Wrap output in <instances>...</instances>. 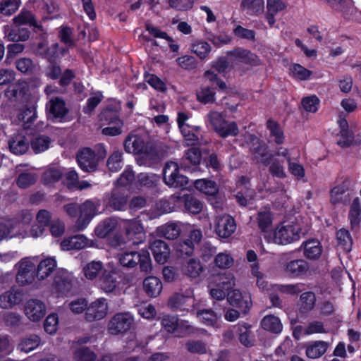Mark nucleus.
Segmentation results:
<instances>
[{
	"label": "nucleus",
	"instance_id": "nucleus-1",
	"mask_svg": "<svg viewBox=\"0 0 361 361\" xmlns=\"http://www.w3.org/2000/svg\"><path fill=\"white\" fill-rule=\"evenodd\" d=\"M117 258L123 267L132 269L139 264L142 272L149 274L152 270V259L147 250L122 252L117 255Z\"/></svg>",
	"mask_w": 361,
	"mask_h": 361
},
{
	"label": "nucleus",
	"instance_id": "nucleus-2",
	"mask_svg": "<svg viewBox=\"0 0 361 361\" xmlns=\"http://www.w3.org/2000/svg\"><path fill=\"white\" fill-rule=\"evenodd\" d=\"M125 150L128 153L142 154L143 157L137 160L140 165L145 164L143 158H152L157 154L153 144L145 141V138L139 135L129 134L124 141Z\"/></svg>",
	"mask_w": 361,
	"mask_h": 361
},
{
	"label": "nucleus",
	"instance_id": "nucleus-3",
	"mask_svg": "<svg viewBox=\"0 0 361 361\" xmlns=\"http://www.w3.org/2000/svg\"><path fill=\"white\" fill-rule=\"evenodd\" d=\"M163 178L169 187L185 189L189 183L188 178L180 173V169L176 162H167L163 170Z\"/></svg>",
	"mask_w": 361,
	"mask_h": 361
},
{
	"label": "nucleus",
	"instance_id": "nucleus-4",
	"mask_svg": "<svg viewBox=\"0 0 361 361\" xmlns=\"http://www.w3.org/2000/svg\"><path fill=\"white\" fill-rule=\"evenodd\" d=\"M250 140L252 143L250 147L252 160L256 164L269 166L274 158V154L269 152L267 145L255 135H252Z\"/></svg>",
	"mask_w": 361,
	"mask_h": 361
},
{
	"label": "nucleus",
	"instance_id": "nucleus-5",
	"mask_svg": "<svg viewBox=\"0 0 361 361\" xmlns=\"http://www.w3.org/2000/svg\"><path fill=\"white\" fill-rule=\"evenodd\" d=\"M133 317L127 312L114 314L108 323V331L112 335H118L126 333L133 324Z\"/></svg>",
	"mask_w": 361,
	"mask_h": 361
},
{
	"label": "nucleus",
	"instance_id": "nucleus-6",
	"mask_svg": "<svg viewBox=\"0 0 361 361\" xmlns=\"http://www.w3.org/2000/svg\"><path fill=\"white\" fill-rule=\"evenodd\" d=\"M45 75L51 80L59 79V83L61 87L68 85L75 78V75L71 69H66L62 72L61 68L57 62L49 63L45 68Z\"/></svg>",
	"mask_w": 361,
	"mask_h": 361
},
{
	"label": "nucleus",
	"instance_id": "nucleus-7",
	"mask_svg": "<svg viewBox=\"0 0 361 361\" xmlns=\"http://www.w3.org/2000/svg\"><path fill=\"white\" fill-rule=\"evenodd\" d=\"M300 228L298 226H283L275 231L273 234L274 242L278 244L286 245L300 238Z\"/></svg>",
	"mask_w": 361,
	"mask_h": 361
},
{
	"label": "nucleus",
	"instance_id": "nucleus-8",
	"mask_svg": "<svg viewBox=\"0 0 361 361\" xmlns=\"http://www.w3.org/2000/svg\"><path fill=\"white\" fill-rule=\"evenodd\" d=\"M76 159L79 166L85 172L91 173L97 169V158L92 149L85 147L79 150Z\"/></svg>",
	"mask_w": 361,
	"mask_h": 361
},
{
	"label": "nucleus",
	"instance_id": "nucleus-9",
	"mask_svg": "<svg viewBox=\"0 0 361 361\" xmlns=\"http://www.w3.org/2000/svg\"><path fill=\"white\" fill-rule=\"evenodd\" d=\"M97 204L92 200H86L80 204V214L75 222L78 230H82L90 223L91 219L96 215L97 211Z\"/></svg>",
	"mask_w": 361,
	"mask_h": 361
},
{
	"label": "nucleus",
	"instance_id": "nucleus-10",
	"mask_svg": "<svg viewBox=\"0 0 361 361\" xmlns=\"http://www.w3.org/2000/svg\"><path fill=\"white\" fill-rule=\"evenodd\" d=\"M36 277V267L28 259H23L16 274V281L20 286L32 283Z\"/></svg>",
	"mask_w": 361,
	"mask_h": 361
},
{
	"label": "nucleus",
	"instance_id": "nucleus-11",
	"mask_svg": "<svg viewBox=\"0 0 361 361\" xmlns=\"http://www.w3.org/2000/svg\"><path fill=\"white\" fill-rule=\"evenodd\" d=\"M105 299L99 298L87 305L85 313V319L88 322H92L104 318L107 314L108 306Z\"/></svg>",
	"mask_w": 361,
	"mask_h": 361
},
{
	"label": "nucleus",
	"instance_id": "nucleus-12",
	"mask_svg": "<svg viewBox=\"0 0 361 361\" xmlns=\"http://www.w3.org/2000/svg\"><path fill=\"white\" fill-rule=\"evenodd\" d=\"M226 54L231 56V60L233 61H237L252 66H257L261 63L260 59L255 54L241 47H236L228 51Z\"/></svg>",
	"mask_w": 361,
	"mask_h": 361
},
{
	"label": "nucleus",
	"instance_id": "nucleus-13",
	"mask_svg": "<svg viewBox=\"0 0 361 361\" xmlns=\"http://www.w3.org/2000/svg\"><path fill=\"white\" fill-rule=\"evenodd\" d=\"M124 229L126 238L133 245H138L145 239L143 226L139 221H128Z\"/></svg>",
	"mask_w": 361,
	"mask_h": 361
},
{
	"label": "nucleus",
	"instance_id": "nucleus-14",
	"mask_svg": "<svg viewBox=\"0 0 361 361\" xmlns=\"http://www.w3.org/2000/svg\"><path fill=\"white\" fill-rule=\"evenodd\" d=\"M227 300L231 305L240 309L243 314H247L251 307L250 296L244 295L239 290H233L227 293Z\"/></svg>",
	"mask_w": 361,
	"mask_h": 361
},
{
	"label": "nucleus",
	"instance_id": "nucleus-15",
	"mask_svg": "<svg viewBox=\"0 0 361 361\" xmlns=\"http://www.w3.org/2000/svg\"><path fill=\"white\" fill-rule=\"evenodd\" d=\"M236 228L234 219L228 216H218L216 219L215 231L221 238H228Z\"/></svg>",
	"mask_w": 361,
	"mask_h": 361
},
{
	"label": "nucleus",
	"instance_id": "nucleus-16",
	"mask_svg": "<svg viewBox=\"0 0 361 361\" xmlns=\"http://www.w3.org/2000/svg\"><path fill=\"white\" fill-rule=\"evenodd\" d=\"M25 314L32 322H38L46 314L44 303L37 299L29 300L25 305Z\"/></svg>",
	"mask_w": 361,
	"mask_h": 361
},
{
	"label": "nucleus",
	"instance_id": "nucleus-17",
	"mask_svg": "<svg viewBox=\"0 0 361 361\" xmlns=\"http://www.w3.org/2000/svg\"><path fill=\"white\" fill-rule=\"evenodd\" d=\"M73 286V277L66 270L59 269L54 276L53 287L61 293L69 292Z\"/></svg>",
	"mask_w": 361,
	"mask_h": 361
},
{
	"label": "nucleus",
	"instance_id": "nucleus-18",
	"mask_svg": "<svg viewBox=\"0 0 361 361\" xmlns=\"http://www.w3.org/2000/svg\"><path fill=\"white\" fill-rule=\"evenodd\" d=\"M23 295L22 289L12 288L0 295V307L4 309L11 308L23 301Z\"/></svg>",
	"mask_w": 361,
	"mask_h": 361
},
{
	"label": "nucleus",
	"instance_id": "nucleus-19",
	"mask_svg": "<svg viewBox=\"0 0 361 361\" xmlns=\"http://www.w3.org/2000/svg\"><path fill=\"white\" fill-rule=\"evenodd\" d=\"M350 186V180L345 179L339 185L335 186L331 190V202L334 204H336L340 202L344 204L348 203L350 200L349 193V188Z\"/></svg>",
	"mask_w": 361,
	"mask_h": 361
},
{
	"label": "nucleus",
	"instance_id": "nucleus-20",
	"mask_svg": "<svg viewBox=\"0 0 361 361\" xmlns=\"http://www.w3.org/2000/svg\"><path fill=\"white\" fill-rule=\"evenodd\" d=\"M155 261L161 264H165L170 256L169 245L162 240L157 239L149 246Z\"/></svg>",
	"mask_w": 361,
	"mask_h": 361
},
{
	"label": "nucleus",
	"instance_id": "nucleus-21",
	"mask_svg": "<svg viewBox=\"0 0 361 361\" xmlns=\"http://www.w3.org/2000/svg\"><path fill=\"white\" fill-rule=\"evenodd\" d=\"M108 206L115 211H126L128 206V196L125 192L114 188L109 198Z\"/></svg>",
	"mask_w": 361,
	"mask_h": 361
},
{
	"label": "nucleus",
	"instance_id": "nucleus-22",
	"mask_svg": "<svg viewBox=\"0 0 361 361\" xmlns=\"http://www.w3.org/2000/svg\"><path fill=\"white\" fill-rule=\"evenodd\" d=\"M258 226L261 231L264 233V236L269 242L271 238L272 233V214L269 210L264 209L260 211L257 214Z\"/></svg>",
	"mask_w": 361,
	"mask_h": 361
},
{
	"label": "nucleus",
	"instance_id": "nucleus-23",
	"mask_svg": "<svg viewBox=\"0 0 361 361\" xmlns=\"http://www.w3.org/2000/svg\"><path fill=\"white\" fill-rule=\"evenodd\" d=\"M28 89V85L26 82L18 81L6 89L5 96L11 101H20L24 98Z\"/></svg>",
	"mask_w": 361,
	"mask_h": 361
},
{
	"label": "nucleus",
	"instance_id": "nucleus-24",
	"mask_svg": "<svg viewBox=\"0 0 361 361\" xmlns=\"http://www.w3.org/2000/svg\"><path fill=\"white\" fill-rule=\"evenodd\" d=\"M8 143L10 151L15 154H23L29 149V142L21 134H15L11 136Z\"/></svg>",
	"mask_w": 361,
	"mask_h": 361
},
{
	"label": "nucleus",
	"instance_id": "nucleus-25",
	"mask_svg": "<svg viewBox=\"0 0 361 361\" xmlns=\"http://www.w3.org/2000/svg\"><path fill=\"white\" fill-rule=\"evenodd\" d=\"M56 268V261L54 257H47L40 261L36 268V277L42 281L49 277Z\"/></svg>",
	"mask_w": 361,
	"mask_h": 361
},
{
	"label": "nucleus",
	"instance_id": "nucleus-26",
	"mask_svg": "<svg viewBox=\"0 0 361 361\" xmlns=\"http://www.w3.org/2000/svg\"><path fill=\"white\" fill-rule=\"evenodd\" d=\"M264 0H242L240 8L248 16H258L264 11Z\"/></svg>",
	"mask_w": 361,
	"mask_h": 361
},
{
	"label": "nucleus",
	"instance_id": "nucleus-27",
	"mask_svg": "<svg viewBox=\"0 0 361 361\" xmlns=\"http://www.w3.org/2000/svg\"><path fill=\"white\" fill-rule=\"evenodd\" d=\"M194 299L188 295L180 293H175L170 297L168 301V305L171 309L188 310L192 306Z\"/></svg>",
	"mask_w": 361,
	"mask_h": 361
},
{
	"label": "nucleus",
	"instance_id": "nucleus-28",
	"mask_svg": "<svg viewBox=\"0 0 361 361\" xmlns=\"http://www.w3.org/2000/svg\"><path fill=\"white\" fill-rule=\"evenodd\" d=\"M88 239L83 235H76L63 240L61 246L64 250H81L87 247Z\"/></svg>",
	"mask_w": 361,
	"mask_h": 361
},
{
	"label": "nucleus",
	"instance_id": "nucleus-29",
	"mask_svg": "<svg viewBox=\"0 0 361 361\" xmlns=\"http://www.w3.org/2000/svg\"><path fill=\"white\" fill-rule=\"evenodd\" d=\"M143 289L149 297L155 298L162 290V283L157 277L148 276L144 279Z\"/></svg>",
	"mask_w": 361,
	"mask_h": 361
},
{
	"label": "nucleus",
	"instance_id": "nucleus-30",
	"mask_svg": "<svg viewBox=\"0 0 361 361\" xmlns=\"http://www.w3.org/2000/svg\"><path fill=\"white\" fill-rule=\"evenodd\" d=\"M100 288L106 293H112L116 288L118 282L115 273L104 270L99 281Z\"/></svg>",
	"mask_w": 361,
	"mask_h": 361
},
{
	"label": "nucleus",
	"instance_id": "nucleus-31",
	"mask_svg": "<svg viewBox=\"0 0 361 361\" xmlns=\"http://www.w3.org/2000/svg\"><path fill=\"white\" fill-rule=\"evenodd\" d=\"M329 343L325 341H313L309 343L306 348V355L311 359L322 356L327 350Z\"/></svg>",
	"mask_w": 361,
	"mask_h": 361
},
{
	"label": "nucleus",
	"instance_id": "nucleus-32",
	"mask_svg": "<svg viewBox=\"0 0 361 361\" xmlns=\"http://www.w3.org/2000/svg\"><path fill=\"white\" fill-rule=\"evenodd\" d=\"M180 224L167 223L158 227L157 233L159 236L169 240L176 239L180 234Z\"/></svg>",
	"mask_w": 361,
	"mask_h": 361
},
{
	"label": "nucleus",
	"instance_id": "nucleus-33",
	"mask_svg": "<svg viewBox=\"0 0 361 361\" xmlns=\"http://www.w3.org/2000/svg\"><path fill=\"white\" fill-rule=\"evenodd\" d=\"M117 225L118 221L116 218H106L98 224L95 228L94 233L97 237L104 238L113 231Z\"/></svg>",
	"mask_w": 361,
	"mask_h": 361
},
{
	"label": "nucleus",
	"instance_id": "nucleus-34",
	"mask_svg": "<svg viewBox=\"0 0 361 361\" xmlns=\"http://www.w3.org/2000/svg\"><path fill=\"white\" fill-rule=\"evenodd\" d=\"M41 339L37 334H30L22 337L18 344V349L21 352L29 353L37 348Z\"/></svg>",
	"mask_w": 361,
	"mask_h": 361
},
{
	"label": "nucleus",
	"instance_id": "nucleus-35",
	"mask_svg": "<svg viewBox=\"0 0 361 361\" xmlns=\"http://www.w3.org/2000/svg\"><path fill=\"white\" fill-rule=\"evenodd\" d=\"M304 255L310 259H318L322 252L320 243L317 240H310L302 243Z\"/></svg>",
	"mask_w": 361,
	"mask_h": 361
},
{
	"label": "nucleus",
	"instance_id": "nucleus-36",
	"mask_svg": "<svg viewBox=\"0 0 361 361\" xmlns=\"http://www.w3.org/2000/svg\"><path fill=\"white\" fill-rule=\"evenodd\" d=\"M47 108L53 118H63L68 113L65 102L58 97L51 99L49 102V105H47Z\"/></svg>",
	"mask_w": 361,
	"mask_h": 361
},
{
	"label": "nucleus",
	"instance_id": "nucleus-37",
	"mask_svg": "<svg viewBox=\"0 0 361 361\" xmlns=\"http://www.w3.org/2000/svg\"><path fill=\"white\" fill-rule=\"evenodd\" d=\"M13 23L16 26H20L23 25H30L35 27L42 30V27L36 23L34 15L26 10H23L18 16L13 19Z\"/></svg>",
	"mask_w": 361,
	"mask_h": 361
},
{
	"label": "nucleus",
	"instance_id": "nucleus-38",
	"mask_svg": "<svg viewBox=\"0 0 361 361\" xmlns=\"http://www.w3.org/2000/svg\"><path fill=\"white\" fill-rule=\"evenodd\" d=\"M159 176L152 173H140L137 176L135 182L137 187L153 188L157 186Z\"/></svg>",
	"mask_w": 361,
	"mask_h": 361
},
{
	"label": "nucleus",
	"instance_id": "nucleus-39",
	"mask_svg": "<svg viewBox=\"0 0 361 361\" xmlns=\"http://www.w3.org/2000/svg\"><path fill=\"white\" fill-rule=\"evenodd\" d=\"M118 109L116 107L109 106L99 114V121L103 124L111 125V123H118L123 126V121L119 118Z\"/></svg>",
	"mask_w": 361,
	"mask_h": 361
},
{
	"label": "nucleus",
	"instance_id": "nucleus-40",
	"mask_svg": "<svg viewBox=\"0 0 361 361\" xmlns=\"http://www.w3.org/2000/svg\"><path fill=\"white\" fill-rule=\"evenodd\" d=\"M262 327L274 334H279L282 331L283 326L280 319L272 314L264 317L261 322Z\"/></svg>",
	"mask_w": 361,
	"mask_h": 361
},
{
	"label": "nucleus",
	"instance_id": "nucleus-41",
	"mask_svg": "<svg viewBox=\"0 0 361 361\" xmlns=\"http://www.w3.org/2000/svg\"><path fill=\"white\" fill-rule=\"evenodd\" d=\"M195 188L208 195H214L218 192L216 183L210 180L200 179L194 182Z\"/></svg>",
	"mask_w": 361,
	"mask_h": 361
},
{
	"label": "nucleus",
	"instance_id": "nucleus-42",
	"mask_svg": "<svg viewBox=\"0 0 361 361\" xmlns=\"http://www.w3.org/2000/svg\"><path fill=\"white\" fill-rule=\"evenodd\" d=\"M316 302L315 294L312 292L303 293L300 298V308L301 313H307L313 310Z\"/></svg>",
	"mask_w": 361,
	"mask_h": 361
},
{
	"label": "nucleus",
	"instance_id": "nucleus-43",
	"mask_svg": "<svg viewBox=\"0 0 361 361\" xmlns=\"http://www.w3.org/2000/svg\"><path fill=\"white\" fill-rule=\"evenodd\" d=\"M184 207L190 213L197 214L203 208V204L199 199L192 195H184Z\"/></svg>",
	"mask_w": 361,
	"mask_h": 361
},
{
	"label": "nucleus",
	"instance_id": "nucleus-44",
	"mask_svg": "<svg viewBox=\"0 0 361 361\" xmlns=\"http://www.w3.org/2000/svg\"><path fill=\"white\" fill-rule=\"evenodd\" d=\"M267 128L270 131L271 136L274 137V142L277 145H281L284 142V135L279 123L271 118L267 122Z\"/></svg>",
	"mask_w": 361,
	"mask_h": 361
},
{
	"label": "nucleus",
	"instance_id": "nucleus-45",
	"mask_svg": "<svg viewBox=\"0 0 361 361\" xmlns=\"http://www.w3.org/2000/svg\"><path fill=\"white\" fill-rule=\"evenodd\" d=\"M337 245L344 252L351 250L353 241L349 232L345 229H341L336 233Z\"/></svg>",
	"mask_w": 361,
	"mask_h": 361
},
{
	"label": "nucleus",
	"instance_id": "nucleus-46",
	"mask_svg": "<svg viewBox=\"0 0 361 361\" xmlns=\"http://www.w3.org/2000/svg\"><path fill=\"white\" fill-rule=\"evenodd\" d=\"M308 269V263L303 259L293 260L286 265V271L295 276L305 273Z\"/></svg>",
	"mask_w": 361,
	"mask_h": 361
},
{
	"label": "nucleus",
	"instance_id": "nucleus-47",
	"mask_svg": "<svg viewBox=\"0 0 361 361\" xmlns=\"http://www.w3.org/2000/svg\"><path fill=\"white\" fill-rule=\"evenodd\" d=\"M201 160V152L198 147H191L186 152L182 159L181 167L186 168L187 162H190L193 165L199 164Z\"/></svg>",
	"mask_w": 361,
	"mask_h": 361
},
{
	"label": "nucleus",
	"instance_id": "nucleus-48",
	"mask_svg": "<svg viewBox=\"0 0 361 361\" xmlns=\"http://www.w3.org/2000/svg\"><path fill=\"white\" fill-rule=\"evenodd\" d=\"M183 271L190 277L196 278L202 271V267L198 260L190 259L184 265Z\"/></svg>",
	"mask_w": 361,
	"mask_h": 361
},
{
	"label": "nucleus",
	"instance_id": "nucleus-49",
	"mask_svg": "<svg viewBox=\"0 0 361 361\" xmlns=\"http://www.w3.org/2000/svg\"><path fill=\"white\" fill-rule=\"evenodd\" d=\"M103 271V264L100 261H92L83 268L84 274L88 279H95Z\"/></svg>",
	"mask_w": 361,
	"mask_h": 361
},
{
	"label": "nucleus",
	"instance_id": "nucleus-50",
	"mask_svg": "<svg viewBox=\"0 0 361 361\" xmlns=\"http://www.w3.org/2000/svg\"><path fill=\"white\" fill-rule=\"evenodd\" d=\"M340 9L346 18H352L354 20H359L361 18L360 16L354 15L360 14L361 16V11L355 7L353 2L350 0H345L341 5Z\"/></svg>",
	"mask_w": 361,
	"mask_h": 361
},
{
	"label": "nucleus",
	"instance_id": "nucleus-51",
	"mask_svg": "<svg viewBox=\"0 0 361 361\" xmlns=\"http://www.w3.org/2000/svg\"><path fill=\"white\" fill-rule=\"evenodd\" d=\"M50 139L48 136L39 135L31 141V147L35 153L42 152L48 149Z\"/></svg>",
	"mask_w": 361,
	"mask_h": 361
},
{
	"label": "nucleus",
	"instance_id": "nucleus-52",
	"mask_svg": "<svg viewBox=\"0 0 361 361\" xmlns=\"http://www.w3.org/2000/svg\"><path fill=\"white\" fill-rule=\"evenodd\" d=\"M216 282V286L220 287L225 290L231 289L235 286L234 276L229 272H225L219 275Z\"/></svg>",
	"mask_w": 361,
	"mask_h": 361
},
{
	"label": "nucleus",
	"instance_id": "nucleus-53",
	"mask_svg": "<svg viewBox=\"0 0 361 361\" xmlns=\"http://www.w3.org/2000/svg\"><path fill=\"white\" fill-rule=\"evenodd\" d=\"M37 176L33 173H21L17 178V185L23 189H25L35 183Z\"/></svg>",
	"mask_w": 361,
	"mask_h": 361
},
{
	"label": "nucleus",
	"instance_id": "nucleus-54",
	"mask_svg": "<svg viewBox=\"0 0 361 361\" xmlns=\"http://www.w3.org/2000/svg\"><path fill=\"white\" fill-rule=\"evenodd\" d=\"M250 325L245 323L244 324L238 327L239 334V341L241 344H243L245 347H251L254 345L255 341L252 339L250 336Z\"/></svg>",
	"mask_w": 361,
	"mask_h": 361
},
{
	"label": "nucleus",
	"instance_id": "nucleus-55",
	"mask_svg": "<svg viewBox=\"0 0 361 361\" xmlns=\"http://www.w3.org/2000/svg\"><path fill=\"white\" fill-rule=\"evenodd\" d=\"M239 130L235 122H227L225 121L224 124L221 126L218 134L221 137H226L228 136H235L238 134Z\"/></svg>",
	"mask_w": 361,
	"mask_h": 361
},
{
	"label": "nucleus",
	"instance_id": "nucleus-56",
	"mask_svg": "<svg viewBox=\"0 0 361 361\" xmlns=\"http://www.w3.org/2000/svg\"><path fill=\"white\" fill-rule=\"evenodd\" d=\"M20 5L19 0H2L0 3V13L5 16H11Z\"/></svg>",
	"mask_w": 361,
	"mask_h": 361
},
{
	"label": "nucleus",
	"instance_id": "nucleus-57",
	"mask_svg": "<svg viewBox=\"0 0 361 361\" xmlns=\"http://www.w3.org/2000/svg\"><path fill=\"white\" fill-rule=\"evenodd\" d=\"M13 350V343L8 334H0V356L10 354Z\"/></svg>",
	"mask_w": 361,
	"mask_h": 361
},
{
	"label": "nucleus",
	"instance_id": "nucleus-58",
	"mask_svg": "<svg viewBox=\"0 0 361 361\" xmlns=\"http://www.w3.org/2000/svg\"><path fill=\"white\" fill-rule=\"evenodd\" d=\"M21 318L20 314L13 312H7L2 315L4 324L10 328L19 326L21 324Z\"/></svg>",
	"mask_w": 361,
	"mask_h": 361
},
{
	"label": "nucleus",
	"instance_id": "nucleus-59",
	"mask_svg": "<svg viewBox=\"0 0 361 361\" xmlns=\"http://www.w3.org/2000/svg\"><path fill=\"white\" fill-rule=\"evenodd\" d=\"M77 361H94L95 353L87 347H80L75 352Z\"/></svg>",
	"mask_w": 361,
	"mask_h": 361
},
{
	"label": "nucleus",
	"instance_id": "nucleus-60",
	"mask_svg": "<svg viewBox=\"0 0 361 361\" xmlns=\"http://www.w3.org/2000/svg\"><path fill=\"white\" fill-rule=\"evenodd\" d=\"M62 176V172L56 168H50L46 170L42 175L44 184H49L58 181Z\"/></svg>",
	"mask_w": 361,
	"mask_h": 361
},
{
	"label": "nucleus",
	"instance_id": "nucleus-61",
	"mask_svg": "<svg viewBox=\"0 0 361 361\" xmlns=\"http://www.w3.org/2000/svg\"><path fill=\"white\" fill-rule=\"evenodd\" d=\"M122 154L116 151L114 152L108 159L107 166L113 172H116L121 169Z\"/></svg>",
	"mask_w": 361,
	"mask_h": 361
},
{
	"label": "nucleus",
	"instance_id": "nucleus-62",
	"mask_svg": "<svg viewBox=\"0 0 361 361\" xmlns=\"http://www.w3.org/2000/svg\"><path fill=\"white\" fill-rule=\"evenodd\" d=\"M135 179L137 180V177L135 178L134 171L130 168H128L118 178L117 183L121 186L126 187L134 183Z\"/></svg>",
	"mask_w": 361,
	"mask_h": 361
},
{
	"label": "nucleus",
	"instance_id": "nucleus-63",
	"mask_svg": "<svg viewBox=\"0 0 361 361\" xmlns=\"http://www.w3.org/2000/svg\"><path fill=\"white\" fill-rule=\"evenodd\" d=\"M192 51L200 59H205L210 51V45L206 42H197L192 44Z\"/></svg>",
	"mask_w": 361,
	"mask_h": 361
},
{
	"label": "nucleus",
	"instance_id": "nucleus-64",
	"mask_svg": "<svg viewBox=\"0 0 361 361\" xmlns=\"http://www.w3.org/2000/svg\"><path fill=\"white\" fill-rule=\"evenodd\" d=\"M36 118V109L33 105L27 106L19 115V118L27 125V127H30Z\"/></svg>",
	"mask_w": 361,
	"mask_h": 361
}]
</instances>
